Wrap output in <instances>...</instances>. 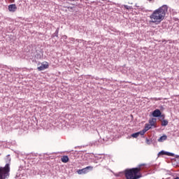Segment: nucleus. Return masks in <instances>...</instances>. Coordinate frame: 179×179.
Here are the masks:
<instances>
[{
	"label": "nucleus",
	"mask_w": 179,
	"mask_h": 179,
	"mask_svg": "<svg viewBox=\"0 0 179 179\" xmlns=\"http://www.w3.org/2000/svg\"><path fill=\"white\" fill-rule=\"evenodd\" d=\"M173 179H179L178 176H176V178H174Z\"/></svg>",
	"instance_id": "30"
},
{
	"label": "nucleus",
	"mask_w": 179,
	"mask_h": 179,
	"mask_svg": "<svg viewBox=\"0 0 179 179\" xmlns=\"http://www.w3.org/2000/svg\"><path fill=\"white\" fill-rule=\"evenodd\" d=\"M162 111L159 109H155L150 113V117H153V118H159Z\"/></svg>",
	"instance_id": "5"
},
{
	"label": "nucleus",
	"mask_w": 179,
	"mask_h": 179,
	"mask_svg": "<svg viewBox=\"0 0 179 179\" xmlns=\"http://www.w3.org/2000/svg\"><path fill=\"white\" fill-rule=\"evenodd\" d=\"M15 178H19V176L16 175Z\"/></svg>",
	"instance_id": "29"
},
{
	"label": "nucleus",
	"mask_w": 179,
	"mask_h": 179,
	"mask_svg": "<svg viewBox=\"0 0 179 179\" xmlns=\"http://www.w3.org/2000/svg\"><path fill=\"white\" fill-rule=\"evenodd\" d=\"M124 8L125 9H127V10H129L131 9H134V8H132V6H127V5H124Z\"/></svg>",
	"instance_id": "22"
},
{
	"label": "nucleus",
	"mask_w": 179,
	"mask_h": 179,
	"mask_svg": "<svg viewBox=\"0 0 179 179\" xmlns=\"http://www.w3.org/2000/svg\"><path fill=\"white\" fill-rule=\"evenodd\" d=\"M168 152L164 150H161L158 154V157H160V156H167Z\"/></svg>",
	"instance_id": "12"
},
{
	"label": "nucleus",
	"mask_w": 179,
	"mask_h": 179,
	"mask_svg": "<svg viewBox=\"0 0 179 179\" xmlns=\"http://www.w3.org/2000/svg\"><path fill=\"white\" fill-rule=\"evenodd\" d=\"M70 3V5H73L74 6H78V8H82L83 5L82 4L83 0H68Z\"/></svg>",
	"instance_id": "4"
},
{
	"label": "nucleus",
	"mask_w": 179,
	"mask_h": 179,
	"mask_svg": "<svg viewBox=\"0 0 179 179\" xmlns=\"http://www.w3.org/2000/svg\"><path fill=\"white\" fill-rule=\"evenodd\" d=\"M50 67V64H48V62H45L41 64V66H38L37 68L38 71H44L45 69H48V68Z\"/></svg>",
	"instance_id": "6"
},
{
	"label": "nucleus",
	"mask_w": 179,
	"mask_h": 179,
	"mask_svg": "<svg viewBox=\"0 0 179 179\" xmlns=\"http://www.w3.org/2000/svg\"><path fill=\"white\" fill-rule=\"evenodd\" d=\"M62 38H64V40H66V38H68V36L66 35H64L62 36Z\"/></svg>",
	"instance_id": "27"
},
{
	"label": "nucleus",
	"mask_w": 179,
	"mask_h": 179,
	"mask_svg": "<svg viewBox=\"0 0 179 179\" xmlns=\"http://www.w3.org/2000/svg\"><path fill=\"white\" fill-rule=\"evenodd\" d=\"M148 122H149V125H150V127H154V128H157V126H156L155 122L152 121V119H150L149 121H148Z\"/></svg>",
	"instance_id": "15"
},
{
	"label": "nucleus",
	"mask_w": 179,
	"mask_h": 179,
	"mask_svg": "<svg viewBox=\"0 0 179 179\" xmlns=\"http://www.w3.org/2000/svg\"><path fill=\"white\" fill-rule=\"evenodd\" d=\"M167 125H169V120L164 119L162 120H161V126L162 127H167Z\"/></svg>",
	"instance_id": "10"
},
{
	"label": "nucleus",
	"mask_w": 179,
	"mask_h": 179,
	"mask_svg": "<svg viewBox=\"0 0 179 179\" xmlns=\"http://www.w3.org/2000/svg\"><path fill=\"white\" fill-rule=\"evenodd\" d=\"M159 110L161 111V113H163V111H164L166 110V108H164L163 106H159Z\"/></svg>",
	"instance_id": "24"
},
{
	"label": "nucleus",
	"mask_w": 179,
	"mask_h": 179,
	"mask_svg": "<svg viewBox=\"0 0 179 179\" xmlns=\"http://www.w3.org/2000/svg\"><path fill=\"white\" fill-rule=\"evenodd\" d=\"M152 142H153V138H152L150 140H149L148 138H145V143L147 145H150Z\"/></svg>",
	"instance_id": "19"
},
{
	"label": "nucleus",
	"mask_w": 179,
	"mask_h": 179,
	"mask_svg": "<svg viewBox=\"0 0 179 179\" xmlns=\"http://www.w3.org/2000/svg\"><path fill=\"white\" fill-rule=\"evenodd\" d=\"M78 174H87V172L86 171L85 168H83L82 169H78L77 171Z\"/></svg>",
	"instance_id": "13"
},
{
	"label": "nucleus",
	"mask_w": 179,
	"mask_h": 179,
	"mask_svg": "<svg viewBox=\"0 0 179 179\" xmlns=\"http://www.w3.org/2000/svg\"><path fill=\"white\" fill-rule=\"evenodd\" d=\"M8 10L9 12H16L17 10V7L16 6V4H10L8 6Z\"/></svg>",
	"instance_id": "7"
},
{
	"label": "nucleus",
	"mask_w": 179,
	"mask_h": 179,
	"mask_svg": "<svg viewBox=\"0 0 179 179\" xmlns=\"http://www.w3.org/2000/svg\"><path fill=\"white\" fill-rule=\"evenodd\" d=\"M162 179H164V178H162Z\"/></svg>",
	"instance_id": "33"
},
{
	"label": "nucleus",
	"mask_w": 179,
	"mask_h": 179,
	"mask_svg": "<svg viewBox=\"0 0 179 179\" xmlns=\"http://www.w3.org/2000/svg\"><path fill=\"white\" fill-rule=\"evenodd\" d=\"M138 136H139V134H138V132L133 133V134L131 135V138H138Z\"/></svg>",
	"instance_id": "21"
},
{
	"label": "nucleus",
	"mask_w": 179,
	"mask_h": 179,
	"mask_svg": "<svg viewBox=\"0 0 179 179\" xmlns=\"http://www.w3.org/2000/svg\"><path fill=\"white\" fill-rule=\"evenodd\" d=\"M159 120H166V115L163 113L161 112V113L159 114V117H158Z\"/></svg>",
	"instance_id": "16"
},
{
	"label": "nucleus",
	"mask_w": 179,
	"mask_h": 179,
	"mask_svg": "<svg viewBox=\"0 0 179 179\" xmlns=\"http://www.w3.org/2000/svg\"><path fill=\"white\" fill-rule=\"evenodd\" d=\"M61 162H62V163H68L69 162V157H68V155H64L61 158Z\"/></svg>",
	"instance_id": "8"
},
{
	"label": "nucleus",
	"mask_w": 179,
	"mask_h": 179,
	"mask_svg": "<svg viewBox=\"0 0 179 179\" xmlns=\"http://www.w3.org/2000/svg\"><path fill=\"white\" fill-rule=\"evenodd\" d=\"M148 1H153V0H148Z\"/></svg>",
	"instance_id": "32"
},
{
	"label": "nucleus",
	"mask_w": 179,
	"mask_h": 179,
	"mask_svg": "<svg viewBox=\"0 0 179 179\" xmlns=\"http://www.w3.org/2000/svg\"><path fill=\"white\" fill-rule=\"evenodd\" d=\"M10 155H6L5 158L6 165L0 166V179H8L10 176Z\"/></svg>",
	"instance_id": "3"
},
{
	"label": "nucleus",
	"mask_w": 179,
	"mask_h": 179,
	"mask_svg": "<svg viewBox=\"0 0 179 179\" xmlns=\"http://www.w3.org/2000/svg\"><path fill=\"white\" fill-rule=\"evenodd\" d=\"M69 9H70V10H75V6H73V7H71V6H69L67 7Z\"/></svg>",
	"instance_id": "25"
},
{
	"label": "nucleus",
	"mask_w": 179,
	"mask_h": 179,
	"mask_svg": "<svg viewBox=\"0 0 179 179\" xmlns=\"http://www.w3.org/2000/svg\"><path fill=\"white\" fill-rule=\"evenodd\" d=\"M58 33H59V27H57L55 32L53 34H52L51 38H54L55 37L59 38Z\"/></svg>",
	"instance_id": "9"
},
{
	"label": "nucleus",
	"mask_w": 179,
	"mask_h": 179,
	"mask_svg": "<svg viewBox=\"0 0 179 179\" xmlns=\"http://www.w3.org/2000/svg\"><path fill=\"white\" fill-rule=\"evenodd\" d=\"M75 41V38H72L71 41Z\"/></svg>",
	"instance_id": "31"
},
{
	"label": "nucleus",
	"mask_w": 179,
	"mask_h": 179,
	"mask_svg": "<svg viewBox=\"0 0 179 179\" xmlns=\"http://www.w3.org/2000/svg\"><path fill=\"white\" fill-rule=\"evenodd\" d=\"M167 156H171V157H176V154L168 152Z\"/></svg>",
	"instance_id": "23"
},
{
	"label": "nucleus",
	"mask_w": 179,
	"mask_h": 179,
	"mask_svg": "<svg viewBox=\"0 0 179 179\" xmlns=\"http://www.w3.org/2000/svg\"><path fill=\"white\" fill-rule=\"evenodd\" d=\"M151 120H152L154 122V123L156 124V121H157V119H156V117H152V118H151Z\"/></svg>",
	"instance_id": "26"
},
{
	"label": "nucleus",
	"mask_w": 179,
	"mask_h": 179,
	"mask_svg": "<svg viewBox=\"0 0 179 179\" xmlns=\"http://www.w3.org/2000/svg\"><path fill=\"white\" fill-rule=\"evenodd\" d=\"M149 129H152V126L149 125V124H145L143 130L145 132H148V131H149Z\"/></svg>",
	"instance_id": "14"
},
{
	"label": "nucleus",
	"mask_w": 179,
	"mask_h": 179,
	"mask_svg": "<svg viewBox=\"0 0 179 179\" xmlns=\"http://www.w3.org/2000/svg\"><path fill=\"white\" fill-rule=\"evenodd\" d=\"M85 171H87V173H89L90 171H93V166H86Z\"/></svg>",
	"instance_id": "18"
},
{
	"label": "nucleus",
	"mask_w": 179,
	"mask_h": 179,
	"mask_svg": "<svg viewBox=\"0 0 179 179\" xmlns=\"http://www.w3.org/2000/svg\"><path fill=\"white\" fill-rule=\"evenodd\" d=\"M35 57L36 58H37V59H41V58H43V52H42V55L36 52Z\"/></svg>",
	"instance_id": "17"
},
{
	"label": "nucleus",
	"mask_w": 179,
	"mask_h": 179,
	"mask_svg": "<svg viewBox=\"0 0 179 179\" xmlns=\"http://www.w3.org/2000/svg\"><path fill=\"white\" fill-rule=\"evenodd\" d=\"M175 157H176V159H179V155H175Z\"/></svg>",
	"instance_id": "28"
},
{
	"label": "nucleus",
	"mask_w": 179,
	"mask_h": 179,
	"mask_svg": "<svg viewBox=\"0 0 179 179\" xmlns=\"http://www.w3.org/2000/svg\"><path fill=\"white\" fill-rule=\"evenodd\" d=\"M168 10L169 6L166 4L154 10L152 15H150L151 19H154V20L151 21L152 23H155V24H160L162 21L164 20V17H166V13H167Z\"/></svg>",
	"instance_id": "2"
},
{
	"label": "nucleus",
	"mask_w": 179,
	"mask_h": 179,
	"mask_svg": "<svg viewBox=\"0 0 179 179\" xmlns=\"http://www.w3.org/2000/svg\"><path fill=\"white\" fill-rule=\"evenodd\" d=\"M142 171H148V164H141L135 168L126 169L123 173L126 179H139L143 177Z\"/></svg>",
	"instance_id": "1"
},
{
	"label": "nucleus",
	"mask_w": 179,
	"mask_h": 179,
	"mask_svg": "<svg viewBox=\"0 0 179 179\" xmlns=\"http://www.w3.org/2000/svg\"><path fill=\"white\" fill-rule=\"evenodd\" d=\"M137 133L138 134V136L140 135H141V136H143V135H145V134H146V131L144 129H143L140 131H138Z\"/></svg>",
	"instance_id": "20"
},
{
	"label": "nucleus",
	"mask_w": 179,
	"mask_h": 179,
	"mask_svg": "<svg viewBox=\"0 0 179 179\" xmlns=\"http://www.w3.org/2000/svg\"><path fill=\"white\" fill-rule=\"evenodd\" d=\"M167 140V135L164 134L163 136H160L158 139V142H163Z\"/></svg>",
	"instance_id": "11"
}]
</instances>
